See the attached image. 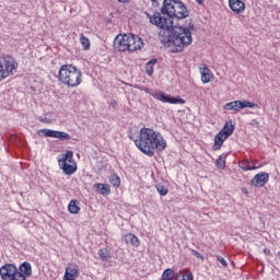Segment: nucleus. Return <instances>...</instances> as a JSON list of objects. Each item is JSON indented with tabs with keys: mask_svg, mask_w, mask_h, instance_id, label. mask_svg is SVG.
<instances>
[{
	"mask_svg": "<svg viewBox=\"0 0 280 280\" xmlns=\"http://www.w3.org/2000/svg\"><path fill=\"white\" fill-rule=\"evenodd\" d=\"M224 110H234L240 113L243 108H259L258 104L250 103L249 101H232L224 105Z\"/></svg>",
	"mask_w": 280,
	"mask_h": 280,
	"instance_id": "7",
	"label": "nucleus"
},
{
	"mask_svg": "<svg viewBox=\"0 0 280 280\" xmlns=\"http://www.w3.org/2000/svg\"><path fill=\"white\" fill-rule=\"evenodd\" d=\"M235 130V126L233 125V120L226 121L224 127L220 130L221 135H224L225 138H230Z\"/></svg>",
	"mask_w": 280,
	"mask_h": 280,
	"instance_id": "16",
	"label": "nucleus"
},
{
	"mask_svg": "<svg viewBox=\"0 0 280 280\" xmlns=\"http://www.w3.org/2000/svg\"><path fill=\"white\" fill-rule=\"evenodd\" d=\"M191 255L197 257V259H201V261H205V256L202 254H200L198 250L191 249Z\"/></svg>",
	"mask_w": 280,
	"mask_h": 280,
	"instance_id": "29",
	"label": "nucleus"
},
{
	"mask_svg": "<svg viewBox=\"0 0 280 280\" xmlns=\"http://www.w3.org/2000/svg\"><path fill=\"white\" fill-rule=\"evenodd\" d=\"M119 1V3H129L130 2V0H118Z\"/></svg>",
	"mask_w": 280,
	"mask_h": 280,
	"instance_id": "36",
	"label": "nucleus"
},
{
	"mask_svg": "<svg viewBox=\"0 0 280 280\" xmlns=\"http://www.w3.org/2000/svg\"><path fill=\"white\" fill-rule=\"evenodd\" d=\"M215 166L218 170H224L226 167V155H220L215 161Z\"/></svg>",
	"mask_w": 280,
	"mask_h": 280,
	"instance_id": "25",
	"label": "nucleus"
},
{
	"mask_svg": "<svg viewBox=\"0 0 280 280\" xmlns=\"http://www.w3.org/2000/svg\"><path fill=\"white\" fill-rule=\"evenodd\" d=\"M151 1H152L153 5H154V3H155V5H159L158 0H151Z\"/></svg>",
	"mask_w": 280,
	"mask_h": 280,
	"instance_id": "38",
	"label": "nucleus"
},
{
	"mask_svg": "<svg viewBox=\"0 0 280 280\" xmlns=\"http://www.w3.org/2000/svg\"><path fill=\"white\" fill-rule=\"evenodd\" d=\"M153 97L154 100H159V102H163L164 104H185V100L166 95L163 92L153 93Z\"/></svg>",
	"mask_w": 280,
	"mask_h": 280,
	"instance_id": "10",
	"label": "nucleus"
},
{
	"mask_svg": "<svg viewBox=\"0 0 280 280\" xmlns=\"http://www.w3.org/2000/svg\"><path fill=\"white\" fill-rule=\"evenodd\" d=\"M78 277H80V269L77 267V265H69L66 268L63 280H75Z\"/></svg>",
	"mask_w": 280,
	"mask_h": 280,
	"instance_id": "13",
	"label": "nucleus"
},
{
	"mask_svg": "<svg viewBox=\"0 0 280 280\" xmlns=\"http://www.w3.org/2000/svg\"><path fill=\"white\" fill-rule=\"evenodd\" d=\"M229 7L235 14H242L246 10V3L242 0H229Z\"/></svg>",
	"mask_w": 280,
	"mask_h": 280,
	"instance_id": "14",
	"label": "nucleus"
},
{
	"mask_svg": "<svg viewBox=\"0 0 280 280\" xmlns=\"http://www.w3.org/2000/svg\"><path fill=\"white\" fill-rule=\"evenodd\" d=\"M59 167L67 176H71L78 172V164L73 160V151H66L62 158L58 159Z\"/></svg>",
	"mask_w": 280,
	"mask_h": 280,
	"instance_id": "5",
	"label": "nucleus"
},
{
	"mask_svg": "<svg viewBox=\"0 0 280 280\" xmlns=\"http://www.w3.org/2000/svg\"><path fill=\"white\" fill-rule=\"evenodd\" d=\"M97 255L101 261H110L112 259L110 252H108V248H101Z\"/></svg>",
	"mask_w": 280,
	"mask_h": 280,
	"instance_id": "22",
	"label": "nucleus"
},
{
	"mask_svg": "<svg viewBox=\"0 0 280 280\" xmlns=\"http://www.w3.org/2000/svg\"><path fill=\"white\" fill-rule=\"evenodd\" d=\"M19 69V62L10 55H2L0 57V82L5 78H10Z\"/></svg>",
	"mask_w": 280,
	"mask_h": 280,
	"instance_id": "4",
	"label": "nucleus"
},
{
	"mask_svg": "<svg viewBox=\"0 0 280 280\" xmlns=\"http://www.w3.org/2000/svg\"><path fill=\"white\" fill-rule=\"evenodd\" d=\"M136 147L147 156H154L155 150L163 152L167 148V141L159 131L152 128L143 127L139 131L138 139L135 140Z\"/></svg>",
	"mask_w": 280,
	"mask_h": 280,
	"instance_id": "2",
	"label": "nucleus"
},
{
	"mask_svg": "<svg viewBox=\"0 0 280 280\" xmlns=\"http://www.w3.org/2000/svg\"><path fill=\"white\" fill-rule=\"evenodd\" d=\"M38 121H42V124H49V118H47V117H39Z\"/></svg>",
	"mask_w": 280,
	"mask_h": 280,
	"instance_id": "32",
	"label": "nucleus"
},
{
	"mask_svg": "<svg viewBox=\"0 0 280 280\" xmlns=\"http://www.w3.org/2000/svg\"><path fill=\"white\" fill-rule=\"evenodd\" d=\"M37 135H44V137H49L51 139H59L60 141H69L71 136L63 131H56L51 129H39Z\"/></svg>",
	"mask_w": 280,
	"mask_h": 280,
	"instance_id": "8",
	"label": "nucleus"
},
{
	"mask_svg": "<svg viewBox=\"0 0 280 280\" xmlns=\"http://www.w3.org/2000/svg\"><path fill=\"white\" fill-rule=\"evenodd\" d=\"M185 280H194V273L188 272Z\"/></svg>",
	"mask_w": 280,
	"mask_h": 280,
	"instance_id": "34",
	"label": "nucleus"
},
{
	"mask_svg": "<svg viewBox=\"0 0 280 280\" xmlns=\"http://www.w3.org/2000/svg\"><path fill=\"white\" fill-rule=\"evenodd\" d=\"M128 34L117 35L114 39V49L116 51H128Z\"/></svg>",
	"mask_w": 280,
	"mask_h": 280,
	"instance_id": "11",
	"label": "nucleus"
},
{
	"mask_svg": "<svg viewBox=\"0 0 280 280\" xmlns=\"http://www.w3.org/2000/svg\"><path fill=\"white\" fill-rule=\"evenodd\" d=\"M94 189H96L101 196H108V194H110V186L107 184H94Z\"/></svg>",
	"mask_w": 280,
	"mask_h": 280,
	"instance_id": "20",
	"label": "nucleus"
},
{
	"mask_svg": "<svg viewBox=\"0 0 280 280\" xmlns=\"http://www.w3.org/2000/svg\"><path fill=\"white\" fill-rule=\"evenodd\" d=\"M268 180H270V175L268 173H258L254 176L250 184L253 187H266Z\"/></svg>",
	"mask_w": 280,
	"mask_h": 280,
	"instance_id": "12",
	"label": "nucleus"
},
{
	"mask_svg": "<svg viewBox=\"0 0 280 280\" xmlns=\"http://www.w3.org/2000/svg\"><path fill=\"white\" fill-rule=\"evenodd\" d=\"M80 43L85 51H88V49H91V40H89L88 37L84 36V34H81Z\"/></svg>",
	"mask_w": 280,
	"mask_h": 280,
	"instance_id": "26",
	"label": "nucleus"
},
{
	"mask_svg": "<svg viewBox=\"0 0 280 280\" xmlns=\"http://www.w3.org/2000/svg\"><path fill=\"white\" fill-rule=\"evenodd\" d=\"M58 80L65 86L75 89L82 84V71L73 65H62L59 69Z\"/></svg>",
	"mask_w": 280,
	"mask_h": 280,
	"instance_id": "3",
	"label": "nucleus"
},
{
	"mask_svg": "<svg viewBox=\"0 0 280 280\" xmlns=\"http://www.w3.org/2000/svg\"><path fill=\"white\" fill-rule=\"evenodd\" d=\"M68 211L73 215H78V213H80V206H78V200L72 199L70 201V203L68 205Z\"/></svg>",
	"mask_w": 280,
	"mask_h": 280,
	"instance_id": "21",
	"label": "nucleus"
},
{
	"mask_svg": "<svg viewBox=\"0 0 280 280\" xmlns=\"http://www.w3.org/2000/svg\"><path fill=\"white\" fill-rule=\"evenodd\" d=\"M196 2H197L199 5H202V3H205V0H196Z\"/></svg>",
	"mask_w": 280,
	"mask_h": 280,
	"instance_id": "37",
	"label": "nucleus"
},
{
	"mask_svg": "<svg viewBox=\"0 0 280 280\" xmlns=\"http://www.w3.org/2000/svg\"><path fill=\"white\" fill-rule=\"evenodd\" d=\"M250 167H259V162L252 161L249 162Z\"/></svg>",
	"mask_w": 280,
	"mask_h": 280,
	"instance_id": "33",
	"label": "nucleus"
},
{
	"mask_svg": "<svg viewBox=\"0 0 280 280\" xmlns=\"http://www.w3.org/2000/svg\"><path fill=\"white\" fill-rule=\"evenodd\" d=\"M19 270L21 275H24L25 279H27V277H32V265L30 262L24 261L22 265H20Z\"/></svg>",
	"mask_w": 280,
	"mask_h": 280,
	"instance_id": "19",
	"label": "nucleus"
},
{
	"mask_svg": "<svg viewBox=\"0 0 280 280\" xmlns=\"http://www.w3.org/2000/svg\"><path fill=\"white\" fill-rule=\"evenodd\" d=\"M155 188L158 189L160 196H167L168 190L165 186L161 185V184H156Z\"/></svg>",
	"mask_w": 280,
	"mask_h": 280,
	"instance_id": "28",
	"label": "nucleus"
},
{
	"mask_svg": "<svg viewBox=\"0 0 280 280\" xmlns=\"http://www.w3.org/2000/svg\"><path fill=\"white\" fill-rule=\"evenodd\" d=\"M218 261L224 267L228 268L229 262H226V259H224V257L222 256H217Z\"/></svg>",
	"mask_w": 280,
	"mask_h": 280,
	"instance_id": "30",
	"label": "nucleus"
},
{
	"mask_svg": "<svg viewBox=\"0 0 280 280\" xmlns=\"http://www.w3.org/2000/svg\"><path fill=\"white\" fill-rule=\"evenodd\" d=\"M264 253H265V255H270V249L265 248V249H264Z\"/></svg>",
	"mask_w": 280,
	"mask_h": 280,
	"instance_id": "35",
	"label": "nucleus"
},
{
	"mask_svg": "<svg viewBox=\"0 0 280 280\" xmlns=\"http://www.w3.org/2000/svg\"><path fill=\"white\" fill-rule=\"evenodd\" d=\"M278 257H279V259H280V252H278Z\"/></svg>",
	"mask_w": 280,
	"mask_h": 280,
	"instance_id": "39",
	"label": "nucleus"
},
{
	"mask_svg": "<svg viewBox=\"0 0 280 280\" xmlns=\"http://www.w3.org/2000/svg\"><path fill=\"white\" fill-rule=\"evenodd\" d=\"M226 136L219 131V133L214 137V144L213 150H220L229 138H225Z\"/></svg>",
	"mask_w": 280,
	"mask_h": 280,
	"instance_id": "18",
	"label": "nucleus"
},
{
	"mask_svg": "<svg viewBox=\"0 0 280 280\" xmlns=\"http://www.w3.org/2000/svg\"><path fill=\"white\" fill-rule=\"evenodd\" d=\"M238 167H241V170H244L245 172L259 168V166H250V161L248 160L241 161L238 163Z\"/></svg>",
	"mask_w": 280,
	"mask_h": 280,
	"instance_id": "23",
	"label": "nucleus"
},
{
	"mask_svg": "<svg viewBox=\"0 0 280 280\" xmlns=\"http://www.w3.org/2000/svg\"><path fill=\"white\" fill-rule=\"evenodd\" d=\"M0 277L2 280H27L25 275L19 272L13 264H5L0 268Z\"/></svg>",
	"mask_w": 280,
	"mask_h": 280,
	"instance_id": "6",
	"label": "nucleus"
},
{
	"mask_svg": "<svg viewBox=\"0 0 280 280\" xmlns=\"http://www.w3.org/2000/svg\"><path fill=\"white\" fill-rule=\"evenodd\" d=\"M174 280H185V275H183V271L174 273Z\"/></svg>",
	"mask_w": 280,
	"mask_h": 280,
	"instance_id": "31",
	"label": "nucleus"
},
{
	"mask_svg": "<svg viewBox=\"0 0 280 280\" xmlns=\"http://www.w3.org/2000/svg\"><path fill=\"white\" fill-rule=\"evenodd\" d=\"M127 51H137L143 47V39L138 35L129 34L127 35Z\"/></svg>",
	"mask_w": 280,
	"mask_h": 280,
	"instance_id": "9",
	"label": "nucleus"
},
{
	"mask_svg": "<svg viewBox=\"0 0 280 280\" xmlns=\"http://www.w3.org/2000/svg\"><path fill=\"white\" fill-rule=\"evenodd\" d=\"M109 183L110 185H113L114 187H119V185H121V179L119 178V176L117 175H112L109 177Z\"/></svg>",
	"mask_w": 280,
	"mask_h": 280,
	"instance_id": "27",
	"label": "nucleus"
},
{
	"mask_svg": "<svg viewBox=\"0 0 280 280\" xmlns=\"http://www.w3.org/2000/svg\"><path fill=\"white\" fill-rule=\"evenodd\" d=\"M122 242H125L126 244H130L131 246H135L136 248H138V246H140V244H141V242L139 241V237H137V235H135L132 233H128V234L124 235Z\"/></svg>",
	"mask_w": 280,
	"mask_h": 280,
	"instance_id": "15",
	"label": "nucleus"
},
{
	"mask_svg": "<svg viewBox=\"0 0 280 280\" xmlns=\"http://www.w3.org/2000/svg\"><path fill=\"white\" fill-rule=\"evenodd\" d=\"M200 73L203 84H208V82H211V69L203 65V67L200 68Z\"/></svg>",
	"mask_w": 280,
	"mask_h": 280,
	"instance_id": "17",
	"label": "nucleus"
},
{
	"mask_svg": "<svg viewBox=\"0 0 280 280\" xmlns=\"http://www.w3.org/2000/svg\"><path fill=\"white\" fill-rule=\"evenodd\" d=\"M156 62L158 60L153 58L145 65V72L149 75H152V73H154V66L156 65Z\"/></svg>",
	"mask_w": 280,
	"mask_h": 280,
	"instance_id": "24",
	"label": "nucleus"
},
{
	"mask_svg": "<svg viewBox=\"0 0 280 280\" xmlns=\"http://www.w3.org/2000/svg\"><path fill=\"white\" fill-rule=\"evenodd\" d=\"M152 25H156L162 31L159 34V40L164 47H173V51L180 54L185 47L194 43L191 33L196 30L194 23L187 26H174L173 19H187L189 9L180 0H164L161 13L155 12L153 15L147 13Z\"/></svg>",
	"mask_w": 280,
	"mask_h": 280,
	"instance_id": "1",
	"label": "nucleus"
}]
</instances>
